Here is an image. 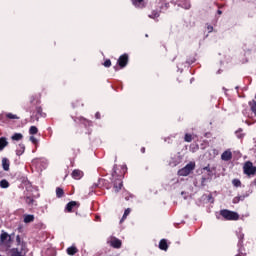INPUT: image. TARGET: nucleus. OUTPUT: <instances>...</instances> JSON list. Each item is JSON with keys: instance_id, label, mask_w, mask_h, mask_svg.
<instances>
[{"instance_id": "603ef678", "label": "nucleus", "mask_w": 256, "mask_h": 256, "mask_svg": "<svg viewBox=\"0 0 256 256\" xmlns=\"http://www.w3.org/2000/svg\"><path fill=\"white\" fill-rule=\"evenodd\" d=\"M240 239H243V235H242V236H240Z\"/></svg>"}, {"instance_id": "37998d69", "label": "nucleus", "mask_w": 256, "mask_h": 256, "mask_svg": "<svg viewBox=\"0 0 256 256\" xmlns=\"http://www.w3.org/2000/svg\"><path fill=\"white\" fill-rule=\"evenodd\" d=\"M239 201H240V200H239L238 196L233 199V203H235V204H236V203H239Z\"/></svg>"}, {"instance_id": "1a4fd4ad", "label": "nucleus", "mask_w": 256, "mask_h": 256, "mask_svg": "<svg viewBox=\"0 0 256 256\" xmlns=\"http://www.w3.org/2000/svg\"><path fill=\"white\" fill-rule=\"evenodd\" d=\"M132 5L136 7V9H145L147 7V3H145V0H131Z\"/></svg>"}, {"instance_id": "c9c22d12", "label": "nucleus", "mask_w": 256, "mask_h": 256, "mask_svg": "<svg viewBox=\"0 0 256 256\" xmlns=\"http://www.w3.org/2000/svg\"><path fill=\"white\" fill-rule=\"evenodd\" d=\"M16 243H17V247L18 245H25V242H21V236L19 235L16 236Z\"/></svg>"}, {"instance_id": "f8f14e48", "label": "nucleus", "mask_w": 256, "mask_h": 256, "mask_svg": "<svg viewBox=\"0 0 256 256\" xmlns=\"http://www.w3.org/2000/svg\"><path fill=\"white\" fill-rule=\"evenodd\" d=\"M110 245H111V247H113L114 249H121L122 242H121V240H119L118 238H113V239L110 241Z\"/></svg>"}, {"instance_id": "de8ad7c7", "label": "nucleus", "mask_w": 256, "mask_h": 256, "mask_svg": "<svg viewBox=\"0 0 256 256\" xmlns=\"http://www.w3.org/2000/svg\"><path fill=\"white\" fill-rule=\"evenodd\" d=\"M82 119H83V121H87L88 123H91V121H89V120H87L85 118H82Z\"/></svg>"}, {"instance_id": "09e8293b", "label": "nucleus", "mask_w": 256, "mask_h": 256, "mask_svg": "<svg viewBox=\"0 0 256 256\" xmlns=\"http://www.w3.org/2000/svg\"><path fill=\"white\" fill-rule=\"evenodd\" d=\"M115 71H117V66L114 67Z\"/></svg>"}, {"instance_id": "e433bc0d", "label": "nucleus", "mask_w": 256, "mask_h": 256, "mask_svg": "<svg viewBox=\"0 0 256 256\" xmlns=\"http://www.w3.org/2000/svg\"><path fill=\"white\" fill-rule=\"evenodd\" d=\"M103 65L107 68L111 67V60L110 59H106L103 63Z\"/></svg>"}, {"instance_id": "4be33fe9", "label": "nucleus", "mask_w": 256, "mask_h": 256, "mask_svg": "<svg viewBox=\"0 0 256 256\" xmlns=\"http://www.w3.org/2000/svg\"><path fill=\"white\" fill-rule=\"evenodd\" d=\"M196 61H197V59L195 58L194 55H190L186 59L187 65H193V63H195Z\"/></svg>"}, {"instance_id": "ea45409f", "label": "nucleus", "mask_w": 256, "mask_h": 256, "mask_svg": "<svg viewBox=\"0 0 256 256\" xmlns=\"http://www.w3.org/2000/svg\"><path fill=\"white\" fill-rule=\"evenodd\" d=\"M205 181H207V178H205V177H202L201 178V187H205Z\"/></svg>"}, {"instance_id": "a18cd8bd", "label": "nucleus", "mask_w": 256, "mask_h": 256, "mask_svg": "<svg viewBox=\"0 0 256 256\" xmlns=\"http://www.w3.org/2000/svg\"><path fill=\"white\" fill-rule=\"evenodd\" d=\"M140 151H141V153H145V147H142V148L140 149Z\"/></svg>"}, {"instance_id": "a211bd4d", "label": "nucleus", "mask_w": 256, "mask_h": 256, "mask_svg": "<svg viewBox=\"0 0 256 256\" xmlns=\"http://www.w3.org/2000/svg\"><path fill=\"white\" fill-rule=\"evenodd\" d=\"M7 145H9V142L7 141L6 137H1L0 138V151H3V149H5V147H7Z\"/></svg>"}, {"instance_id": "bb28decb", "label": "nucleus", "mask_w": 256, "mask_h": 256, "mask_svg": "<svg viewBox=\"0 0 256 256\" xmlns=\"http://www.w3.org/2000/svg\"><path fill=\"white\" fill-rule=\"evenodd\" d=\"M12 141H21V139H23V134L21 133H15L12 137H11Z\"/></svg>"}, {"instance_id": "8fccbe9b", "label": "nucleus", "mask_w": 256, "mask_h": 256, "mask_svg": "<svg viewBox=\"0 0 256 256\" xmlns=\"http://www.w3.org/2000/svg\"><path fill=\"white\" fill-rule=\"evenodd\" d=\"M254 185H256V179L254 180Z\"/></svg>"}, {"instance_id": "423d86ee", "label": "nucleus", "mask_w": 256, "mask_h": 256, "mask_svg": "<svg viewBox=\"0 0 256 256\" xmlns=\"http://www.w3.org/2000/svg\"><path fill=\"white\" fill-rule=\"evenodd\" d=\"M243 171L245 175H248V177H251V175L256 174V167L253 165V162L247 161L243 166Z\"/></svg>"}, {"instance_id": "5701e85b", "label": "nucleus", "mask_w": 256, "mask_h": 256, "mask_svg": "<svg viewBox=\"0 0 256 256\" xmlns=\"http://www.w3.org/2000/svg\"><path fill=\"white\" fill-rule=\"evenodd\" d=\"M7 239H11V236H9L8 233L3 232V233L0 235V241H1V243H5V241H7Z\"/></svg>"}, {"instance_id": "cd10ccee", "label": "nucleus", "mask_w": 256, "mask_h": 256, "mask_svg": "<svg viewBox=\"0 0 256 256\" xmlns=\"http://www.w3.org/2000/svg\"><path fill=\"white\" fill-rule=\"evenodd\" d=\"M249 107H250L252 113H254L256 115V101L255 100H252L249 102Z\"/></svg>"}, {"instance_id": "473e14b6", "label": "nucleus", "mask_w": 256, "mask_h": 256, "mask_svg": "<svg viewBox=\"0 0 256 256\" xmlns=\"http://www.w3.org/2000/svg\"><path fill=\"white\" fill-rule=\"evenodd\" d=\"M232 184L234 185V187H241V180L233 179Z\"/></svg>"}, {"instance_id": "79ce46f5", "label": "nucleus", "mask_w": 256, "mask_h": 256, "mask_svg": "<svg viewBox=\"0 0 256 256\" xmlns=\"http://www.w3.org/2000/svg\"><path fill=\"white\" fill-rule=\"evenodd\" d=\"M245 197H247V196H245V195L238 196V199H239V201H245Z\"/></svg>"}, {"instance_id": "72a5a7b5", "label": "nucleus", "mask_w": 256, "mask_h": 256, "mask_svg": "<svg viewBox=\"0 0 256 256\" xmlns=\"http://www.w3.org/2000/svg\"><path fill=\"white\" fill-rule=\"evenodd\" d=\"M7 119H19V117L13 113L6 114Z\"/></svg>"}, {"instance_id": "49530a36", "label": "nucleus", "mask_w": 256, "mask_h": 256, "mask_svg": "<svg viewBox=\"0 0 256 256\" xmlns=\"http://www.w3.org/2000/svg\"><path fill=\"white\" fill-rule=\"evenodd\" d=\"M208 30H209V31H213V26L208 27Z\"/></svg>"}, {"instance_id": "ddd939ff", "label": "nucleus", "mask_w": 256, "mask_h": 256, "mask_svg": "<svg viewBox=\"0 0 256 256\" xmlns=\"http://www.w3.org/2000/svg\"><path fill=\"white\" fill-rule=\"evenodd\" d=\"M178 6L182 7V9H191L189 0H178Z\"/></svg>"}, {"instance_id": "4468645a", "label": "nucleus", "mask_w": 256, "mask_h": 256, "mask_svg": "<svg viewBox=\"0 0 256 256\" xmlns=\"http://www.w3.org/2000/svg\"><path fill=\"white\" fill-rule=\"evenodd\" d=\"M72 178L76 179L77 181H79V179H81L84 175L83 171L79 170V169H75L72 172Z\"/></svg>"}, {"instance_id": "58836bf2", "label": "nucleus", "mask_w": 256, "mask_h": 256, "mask_svg": "<svg viewBox=\"0 0 256 256\" xmlns=\"http://www.w3.org/2000/svg\"><path fill=\"white\" fill-rule=\"evenodd\" d=\"M161 9H169V3L164 2L162 3V5L160 6Z\"/></svg>"}, {"instance_id": "f3484780", "label": "nucleus", "mask_w": 256, "mask_h": 256, "mask_svg": "<svg viewBox=\"0 0 256 256\" xmlns=\"http://www.w3.org/2000/svg\"><path fill=\"white\" fill-rule=\"evenodd\" d=\"M23 153H25V144L20 143L16 149V155L18 157H21V155H23Z\"/></svg>"}, {"instance_id": "39448f33", "label": "nucleus", "mask_w": 256, "mask_h": 256, "mask_svg": "<svg viewBox=\"0 0 256 256\" xmlns=\"http://www.w3.org/2000/svg\"><path fill=\"white\" fill-rule=\"evenodd\" d=\"M27 255V244H20L17 248L11 250V256H25Z\"/></svg>"}, {"instance_id": "4c0bfd02", "label": "nucleus", "mask_w": 256, "mask_h": 256, "mask_svg": "<svg viewBox=\"0 0 256 256\" xmlns=\"http://www.w3.org/2000/svg\"><path fill=\"white\" fill-rule=\"evenodd\" d=\"M30 141H31V143H33L34 145H37V143H38L37 138H35L34 136H30Z\"/></svg>"}, {"instance_id": "9b49d317", "label": "nucleus", "mask_w": 256, "mask_h": 256, "mask_svg": "<svg viewBox=\"0 0 256 256\" xmlns=\"http://www.w3.org/2000/svg\"><path fill=\"white\" fill-rule=\"evenodd\" d=\"M24 201L29 207H33V205L37 206V201H35V198H33V196L24 197Z\"/></svg>"}, {"instance_id": "3c124183", "label": "nucleus", "mask_w": 256, "mask_h": 256, "mask_svg": "<svg viewBox=\"0 0 256 256\" xmlns=\"http://www.w3.org/2000/svg\"><path fill=\"white\" fill-rule=\"evenodd\" d=\"M204 169L208 170L209 168H208V167H205Z\"/></svg>"}, {"instance_id": "aec40b11", "label": "nucleus", "mask_w": 256, "mask_h": 256, "mask_svg": "<svg viewBox=\"0 0 256 256\" xmlns=\"http://www.w3.org/2000/svg\"><path fill=\"white\" fill-rule=\"evenodd\" d=\"M35 216L33 214L24 215V223H33Z\"/></svg>"}, {"instance_id": "7ed1b4c3", "label": "nucleus", "mask_w": 256, "mask_h": 256, "mask_svg": "<svg viewBox=\"0 0 256 256\" xmlns=\"http://www.w3.org/2000/svg\"><path fill=\"white\" fill-rule=\"evenodd\" d=\"M220 215L225 219V221H239V213L231 210H220Z\"/></svg>"}, {"instance_id": "20e7f679", "label": "nucleus", "mask_w": 256, "mask_h": 256, "mask_svg": "<svg viewBox=\"0 0 256 256\" xmlns=\"http://www.w3.org/2000/svg\"><path fill=\"white\" fill-rule=\"evenodd\" d=\"M195 170V162L188 163L185 167L178 170L179 177H187L191 175V172Z\"/></svg>"}, {"instance_id": "a878e982", "label": "nucleus", "mask_w": 256, "mask_h": 256, "mask_svg": "<svg viewBox=\"0 0 256 256\" xmlns=\"http://www.w3.org/2000/svg\"><path fill=\"white\" fill-rule=\"evenodd\" d=\"M123 197L125 201H131L133 199V194L129 193L128 191L123 192Z\"/></svg>"}, {"instance_id": "6e6552de", "label": "nucleus", "mask_w": 256, "mask_h": 256, "mask_svg": "<svg viewBox=\"0 0 256 256\" xmlns=\"http://www.w3.org/2000/svg\"><path fill=\"white\" fill-rule=\"evenodd\" d=\"M80 204L77 201H70L66 204L65 211L66 213H73V209L79 208Z\"/></svg>"}, {"instance_id": "0eeeda50", "label": "nucleus", "mask_w": 256, "mask_h": 256, "mask_svg": "<svg viewBox=\"0 0 256 256\" xmlns=\"http://www.w3.org/2000/svg\"><path fill=\"white\" fill-rule=\"evenodd\" d=\"M117 65L120 67V69H125V67L129 65V54H122L117 60Z\"/></svg>"}, {"instance_id": "2eb2a0df", "label": "nucleus", "mask_w": 256, "mask_h": 256, "mask_svg": "<svg viewBox=\"0 0 256 256\" xmlns=\"http://www.w3.org/2000/svg\"><path fill=\"white\" fill-rule=\"evenodd\" d=\"M67 255L73 256L76 255V253H79V249L76 248L75 244L68 247L66 250Z\"/></svg>"}, {"instance_id": "393cba45", "label": "nucleus", "mask_w": 256, "mask_h": 256, "mask_svg": "<svg viewBox=\"0 0 256 256\" xmlns=\"http://www.w3.org/2000/svg\"><path fill=\"white\" fill-rule=\"evenodd\" d=\"M72 107L74 109H77L79 107H84V104L83 102H81V100H75L73 103H72Z\"/></svg>"}, {"instance_id": "c756f323", "label": "nucleus", "mask_w": 256, "mask_h": 256, "mask_svg": "<svg viewBox=\"0 0 256 256\" xmlns=\"http://www.w3.org/2000/svg\"><path fill=\"white\" fill-rule=\"evenodd\" d=\"M39 133V129L36 126H31L29 129V134L30 135H37Z\"/></svg>"}, {"instance_id": "dca6fc26", "label": "nucleus", "mask_w": 256, "mask_h": 256, "mask_svg": "<svg viewBox=\"0 0 256 256\" xmlns=\"http://www.w3.org/2000/svg\"><path fill=\"white\" fill-rule=\"evenodd\" d=\"M159 249H161V251H167V249H169V244H167V240L166 239H161L159 242Z\"/></svg>"}, {"instance_id": "f257e3e1", "label": "nucleus", "mask_w": 256, "mask_h": 256, "mask_svg": "<svg viewBox=\"0 0 256 256\" xmlns=\"http://www.w3.org/2000/svg\"><path fill=\"white\" fill-rule=\"evenodd\" d=\"M40 105L41 94H36L29 97L28 103L25 106V110L29 113L33 111L31 115V121H39V119H41L42 117H47V114L43 112V108Z\"/></svg>"}, {"instance_id": "6ab92c4d", "label": "nucleus", "mask_w": 256, "mask_h": 256, "mask_svg": "<svg viewBox=\"0 0 256 256\" xmlns=\"http://www.w3.org/2000/svg\"><path fill=\"white\" fill-rule=\"evenodd\" d=\"M10 165H11V162L9 161V159H7V158L2 159V167H3L4 171H9Z\"/></svg>"}, {"instance_id": "a19ab883", "label": "nucleus", "mask_w": 256, "mask_h": 256, "mask_svg": "<svg viewBox=\"0 0 256 256\" xmlns=\"http://www.w3.org/2000/svg\"><path fill=\"white\" fill-rule=\"evenodd\" d=\"M95 119H101V113L100 112L95 113Z\"/></svg>"}, {"instance_id": "2f4dec72", "label": "nucleus", "mask_w": 256, "mask_h": 256, "mask_svg": "<svg viewBox=\"0 0 256 256\" xmlns=\"http://www.w3.org/2000/svg\"><path fill=\"white\" fill-rule=\"evenodd\" d=\"M159 11L154 10L152 13L148 16L150 19H157L159 17Z\"/></svg>"}, {"instance_id": "b1692460", "label": "nucleus", "mask_w": 256, "mask_h": 256, "mask_svg": "<svg viewBox=\"0 0 256 256\" xmlns=\"http://www.w3.org/2000/svg\"><path fill=\"white\" fill-rule=\"evenodd\" d=\"M9 185V181H7L6 179L0 181L1 189H9Z\"/></svg>"}, {"instance_id": "7c9ffc66", "label": "nucleus", "mask_w": 256, "mask_h": 256, "mask_svg": "<svg viewBox=\"0 0 256 256\" xmlns=\"http://www.w3.org/2000/svg\"><path fill=\"white\" fill-rule=\"evenodd\" d=\"M184 141L186 143H191V141H193V135H191L189 133H186L185 136H184Z\"/></svg>"}, {"instance_id": "412c9836", "label": "nucleus", "mask_w": 256, "mask_h": 256, "mask_svg": "<svg viewBox=\"0 0 256 256\" xmlns=\"http://www.w3.org/2000/svg\"><path fill=\"white\" fill-rule=\"evenodd\" d=\"M64 196H65V191L63 190V188L57 187L56 188V197L58 199H61V197H64Z\"/></svg>"}, {"instance_id": "c85d7f7f", "label": "nucleus", "mask_w": 256, "mask_h": 256, "mask_svg": "<svg viewBox=\"0 0 256 256\" xmlns=\"http://www.w3.org/2000/svg\"><path fill=\"white\" fill-rule=\"evenodd\" d=\"M131 213V209L130 208H127L125 211H124V214L120 220V223H123V221H125V219H127V216Z\"/></svg>"}, {"instance_id": "9d476101", "label": "nucleus", "mask_w": 256, "mask_h": 256, "mask_svg": "<svg viewBox=\"0 0 256 256\" xmlns=\"http://www.w3.org/2000/svg\"><path fill=\"white\" fill-rule=\"evenodd\" d=\"M221 159L222 161H231V159H233V153L231 152V150H225L221 154Z\"/></svg>"}, {"instance_id": "c03bdc74", "label": "nucleus", "mask_w": 256, "mask_h": 256, "mask_svg": "<svg viewBox=\"0 0 256 256\" xmlns=\"http://www.w3.org/2000/svg\"><path fill=\"white\" fill-rule=\"evenodd\" d=\"M217 13H218V15H223V11H221V10H218Z\"/></svg>"}, {"instance_id": "f704fd0d", "label": "nucleus", "mask_w": 256, "mask_h": 256, "mask_svg": "<svg viewBox=\"0 0 256 256\" xmlns=\"http://www.w3.org/2000/svg\"><path fill=\"white\" fill-rule=\"evenodd\" d=\"M245 250L243 248H239L238 254L235 256H247V253L244 252Z\"/></svg>"}, {"instance_id": "f03ea898", "label": "nucleus", "mask_w": 256, "mask_h": 256, "mask_svg": "<svg viewBox=\"0 0 256 256\" xmlns=\"http://www.w3.org/2000/svg\"><path fill=\"white\" fill-rule=\"evenodd\" d=\"M127 173V167L115 165L112 172V177L114 179V191L119 193L123 188V177Z\"/></svg>"}]
</instances>
